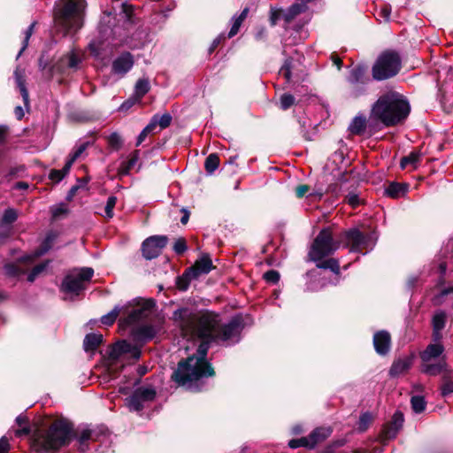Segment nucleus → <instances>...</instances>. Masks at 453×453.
Returning <instances> with one entry per match:
<instances>
[{
	"instance_id": "1",
	"label": "nucleus",
	"mask_w": 453,
	"mask_h": 453,
	"mask_svg": "<svg viewBox=\"0 0 453 453\" xmlns=\"http://www.w3.org/2000/svg\"><path fill=\"white\" fill-rule=\"evenodd\" d=\"M173 319L184 338L202 340L196 354L179 362L172 374V380L179 386L191 388L200 379L215 373L206 360L210 342H237L243 329V320L241 316H234L223 324L217 313L206 311L197 314L188 308L178 309Z\"/></svg>"
},
{
	"instance_id": "2",
	"label": "nucleus",
	"mask_w": 453,
	"mask_h": 453,
	"mask_svg": "<svg viewBox=\"0 0 453 453\" xmlns=\"http://www.w3.org/2000/svg\"><path fill=\"white\" fill-rule=\"evenodd\" d=\"M410 113V104L398 92L388 91L382 94L373 104L370 120L383 126L394 127L404 120Z\"/></svg>"
},
{
	"instance_id": "3",
	"label": "nucleus",
	"mask_w": 453,
	"mask_h": 453,
	"mask_svg": "<svg viewBox=\"0 0 453 453\" xmlns=\"http://www.w3.org/2000/svg\"><path fill=\"white\" fill-rule=\"evenodd\" d=\"M86 0H58L54 11L56 29L64 35L83 26Z\"/></svg>"
},
{
	"instance_id": "4",
	"label": "nucleus",
	"mask_w": 453,
	"mask_h": 453,
	"mask_svg": "<svg viewBox=\"0 0 453 453\" xmlns=\"http://www.w3.org/2000/svg\"><path fill=\"white\" fill-rule=\"evenodd\" d=\"M72 426L65 420H57L48 430L38 434L34 440V448L38 452L58 451L69 444L72 438Z\"/></svg>"
},
{
	"instance_id": "5",
	"label": "nucleus",
	"mask_w": 453,
	"mask_h": 453,
	"mask_svg": "<svg viewBox=\"0 0 453 453\" xmlns=\"http://www.w3.org/2000/svg\"><path fill=\"white\" fill-rule=\"evenodd\" d=\"M402 66V58L395 50L383 51L375 61L372 69V78L383 81L396 75Z\"/></svg>"
},
{
	"instance_id": "6",
	"label": "nucleus",
	"mask_w": 453,
	"mask_h": 453,
	"mask_svg": "<svg viewBox=\"0 0 453 453\" xmlns=\"http://www.w3.org/2000/svg\"><path fill=\"white\" fill-rule=\"evenodd\" d=\"M340 242L334 241L330 228L322 229L314 239L308 256L311 261H320L339 249Z\"/></svg>"
},
{
	"instance_id": "7",
	"label": "nucleus",
	"mask_w": 453,
	"mask_h": 453,
	"mask_svg": "<svg viewBox=\"0 0 453 453\" xmlns=\"http://www.w3.org/2000/svg\"><path fill=\"white\" fill-rule=\"evenodd\" d=\"M93 274L94 270L90 267L73 270L65 277L61 285V290L67 294L79 296L86 288Z\"/></svg>"
},
{
	"instance_id": "8",
	"label": "nucleus",
	"mask_w": 453,
	"mask_h": 453,
	"mask_svg": "<svg viewBox=\"0 0 453 453\" xmlns=\"http://www.w3.org/2000/svg\"><path fill=\"white\" fill-rule=\"evenodd\" d=\"M342 240L346 242V246L350 248V251L362 252L365 250H371L373 242L370 234H365L357 229H350L342 234Z\"/></svg>"
},
{
	"instance_id": "9",
	"label": "nucleus",
	"mask_w": 453,
	"mask_h": 453,
	"mask_svg": "<svg viewBox=\"0 0 453 453\" xmlns=\"http://www.w3.org/2000/svg\"><path fill=\"white\" fill-rule=\"evenodd\" d=\"M109 357L111 360H121L123 362L131 360L132 362L137 361L141 357V350L139 348L132 345L127 341L116 342L109 352Z\"/></svg>"
},
{
	"instance_id": "10",
	"label": "nucleus",
	"mask_w": 453,
	"mask_h": 453,
	"mask_svg": "<svg viewBox=\"0 0 453 453\" xmlns=\"http://www.w3.org/2000/svg\"><path fill=\"white\" fill-rule=\"evenodd\" d=\"M332 433L328 427L316 428L308 437H302L300 439H293L288 442L291 449L299 447H305L309 449L314 448L319 442L326 439Z\"/></svg>"
},
{
	"instance_id": "11",
	"label": "nucleus",
	"mask_w": 453,
	"mask_h": 453,
	"mask_svg": "<svg viewBox=\"0 0 453 453\" xmlns=\"http://www.w3.org/2000/svg\"><path fill=\"white\" fill-rule=\"evenodd\" d=\"M156 391L151 388H138L127 399V404L131 411H141L144 405L154 400Z\"/></svg>"
},
{
	"instance_id": "12",
	"label": "nucleus",
	"mask_w": 453,
	"mask_h": 453,
	"mask_svg": "<svg viewBox=\"0 0 453 453\" xmlns=\"http://www.w3.org/2000/svg\"><path fill=\"white\" fill-rule=\"evenodd\" d=\"M155 303L152 300L142 301L127 316L120 320L122 326H130L147 319L152 311Z\"/></svg>"
},
{
	"instance_id": "13",
	"label": "nucleus",
	"mask_w": 453,
	"mask_h": 453,
	"mask_svg": "<svg viewBox=\"0 0 453 453\" xmlns=\"http://www.w3.org/2000/svg\"><path fill=\"white\" fill-rule=\"evenodd\" d=\"M167 237L164 235H155L147 238L142 246L143 257L146 259L157 257L167 244Z\"/></svg>"
},
{
	"instance_id": "14",
	"label": "nucleus",
	"mask_w": 453,
	"mask_h": 453,
	"mask_svg": "<svg viewBox=\"0 0 453 453\" xmlns=\"http://www.w3.org/2000/svg\"><path fill=\"white\" fill-rule=\"evenodd\" d=\"M367 79L365 77V69L362 66H357L353 68L348 77V81L353 86L350 95L357 98L365 93V89L364 87H359V84H365Z\"/></svg>"
},
{
	"instance_id": "15",
	"label": "nucleus",
	"mask_w": 453,
	"mask_h": 453,
	"mask_svg": "<svg viewBox=\"0 0 453 453\" xmlns=\"http://www.w3.org/2000/svg\"><path fill=\"white\" fill-rule=\"evenodd\" d=\"M212 262L209 256H203L193 266L185 272V278L196 279L202 274L209 273L212 269Z\"/></svg>"
},
{
	"instance_id": "16",
	"label": "nucleus",
	"mask_w": 453,
	"mask_h": 453,
	"mask_svg": "<svg viewBox=\"0 0 453 453\" xmlns=\"http://www.w3.org/2000/svg\"><path fill=\"white\" fill-rule=\"evenodd\" d=\"M373 345L378 354H388L391 345V336L389 333L385 330L375 333L373 335Z\"/></svg>"
},
{
	"instance_id": "17",
	"label": "nucleus",
	"mask_w": 453,
	"mask_h": 453,
	"mask_svg": "<svg viewBox=\"0 0 453 453\" xmlns=\"http://www.w3.org/2000/svg\"><path fill=\"white\" fill-rule=\"evenodd\" d=\"M134 65V58L129 52H125L118 57L112 63L114 73L125 74Z\"/></svg>"
},
{
	"instance_id": "18",
	"label": "nucleus",
	"mask_w": 453,
	"mask_h": 453,
	"mask_svg": "<svg viewBox=\"0 0 453 453\" xmlns=\"http://www.w3.org/2000/svg\"><path fill=\"white\" fill-rule=\"evenodd\" d=\"M444 351V347L441 343H431L421 352L420 358L423 363H428L432 359L440 357Z\"/></svg>"
},
{
	"instance_id": "19",
	"label": "nucleus",
	"mask_w": 453,
	"mask_h": 453,
	"mask_svg": "<svg viewBox=\"0 0 453 453\" xmlns=\"http://www.w3.org/2000/svg\"><path fill=\"white\" fill-rule=\"evenodd\" d=\"M139 159V150H134L132 152L128 158L123 162H121L119 167L118 168V173L120 176H125L129 174L130 171L135 166Z\"/></svg>"
},
{
	"instance_id": "20",
	"label": "nucleus",
	"mask_w": 453,
	"mask_h": 453,
	"mask_svg": "<svg viewBox=\"0 0 453 453\" xmlns=\"http://www.w3.org/2000/svg\"><path fill=\"white\" fill-rule=\"evenodd\" d=\"M421 371L428 375L435 376L441 372L449 373V371L447 369V364L444 360L437 364L423 363Z\"/></svg>"
},
{
	"instance_id": "21",
	"label": "nucleus",
	"mask_w": 453,
	"mask_h": 453,
	"mask_svg": "<svg viewBox=\"0 0 453 453\" xmlns=\"http://www.w3.org/2000/svg\"><path fill=\"white\" fill-rule=\"evenodd\" d=\"M411 359L410 357L399 358L395 360L389 371L391 376H398L408 371L411 365Z\"/></svg>"
},
{
	"instance_id": "22",
	"label": "nucleus",
	"mask_w": 453,
	"mask_h": 453,
	"mask_svg": "<svg viewBox=\"0 0 453 453\" xmlns=\"http://www.w3.org/2000/svg\"><path fill=\"white\" fill-rule=\"evenodd\" d=\"M171 123L172 116L168 112L164 113L162 116L156 114L151 118L150 121V124H154L153 129L155 130L156 133L168 127L171 125Z\"/></svg>"
},
{
	"instance_id": "23",
	"label": "nucleus",
	"mask_w": 453,
	"mask_h": 453,
	"mask_svg": "<svg viewBox=\"0 0 453 453\" xmlns=\"http://www.w3.org/2000/svg\"><path fill=\"white\" fill-rule=\"evenodd\" d=\"M55 238H56V235L54 234H52V233L48 234V235L46 236L45 240L43 241L41 248L38 250H36L35 252V254L26 257L24 260L25 261L32 260L33 258L38 257L43 255L44 253H46L51 248V244L54 242Z\"/></svg>"
},
{
	"instance_id": "24",
	"label": "nucleus",
	"mask_w": 453,
	"mask_h": 453,
	"mask_svg": "<svg viewBox=\"0 0 453 453\" xmlns=\"http://www.w3.org/2000/svg\"><path fill=\"white\" fill-rule=\"evenodd\" d=\"M366 127V119L364 116H356L351 121L349 131L352 134H362Z\"/></svg>"
},
{
	"instance_id": "25",
	"label": "nucleus",
	"mask_w": 453,
	"mask_h": 453,
	"mask_svg": "<svg viewBox=\"0 0 453 453\" xmlns=\"http://www.w3.org/2000/svg\"><path fill=\"white\" fill-rule=\"evenodd\" d=\"M103 335L100 334H88L86 335L83 346L86 351L95 350L102 342Z\"/></svg>"
},
{
	"instance_id": "26",
	"label": "nucleus",
	"mask_w": 453,
	"mask_h": 453,
	"mask_svg": "<svg viewBox=\"0 0 453 453\" xmlns=\"http://www.w3.org/2000/svg\"><path fill=\"white\" fill-rule=\"evenodd\" d=\"M14 76H15L17 86L19 88L21 96L23 98L24 104H25V105H27L28 101H29V99H28L29 96H28V91L26 88L24 74L19 69H16L14 72Z\"/></svg>"
},
{
	"instance_id": "27",
	"label": "nucleus",
	"mask_w": 453,
	"mask_h": 453,
	"mask_svg": "<svg viewBox=\"0 0 453 453\" xmlns=\"http://www.w3.org/2000/svg\"><path fill=\"white\" fill-rule=\"evenodd\" d=\"M157 334L156 328L151 325H144L139 326L135 332V336L142 341H148L152 339Z\"/></svg>"
},
{
	"instance_id": "28",
	"label": "nucleus",
	"mask_w": 453,
	"mask_h": 453,
	"mask_svg": "<svg viewBox=\"0 0 453 453\" xmlns=\"http://www.w3.org/2000/svg\"><path fill=\"white\" fill-rule=\"evenodd\" d=\"M421 154L418 151H412L408 156L403 157L401 159L400 166L404 169L409 165L412 167V169H416L420 161Z\"/></svg>"
},
{
	"instance_id": "29",
	"label": "nucleus",
	"mask_w": 453,
	"mask_h": 453,
	"mask_svg": "<svg viewBox=\"0 0 453 453\" xmlns=\"http://www.w3.org/2000/svg\"><path fill=\"white\" fill-rule=\"evenodd\" d=\"M150 88V82L147 79H139L134 87V96L135 100L141 99L149 92Z\"/></svg>"
},
{
	"instance_id": "30",
	"label": "nucleus",
	"mask_w": 453,
	"mask_h": 453,
	"mask_svg": "<svg viewBox=\"0 0 453 453\" xmlns=\"http://www.w3.org/2000/svg\"><path fill=\"white\" fill-rule=\"evenodd\" d=\"M248 12H249V9L245 8L242 10V12H241V14L238 17H236V18L234 17L233 19V24H232L231 29L228 33L229 38L234 36L239 32V29H240L243 20L247 18Z\"/></svg>"
},
{
	"instance_id": "31",
	"label": "nucleus",
	"mask_w": 453,
	"mask_h": 453,
	"mask_svg": "<svg viewBox=\"0 0 453 453\" xmlns=\"http://www.w3.org/2000/svg\"><path fill=\"white\" fill-rule=\"evenodd\" d=\"M318 268L329 269L335 274L340 273V265L338 260L334 258L321 259L320 261H315Z\"/></svg>"
},
{
	"instance_id": "32",
	"label": "nucleus",
	"mask_w": 453,
	"mask_h": 453,
	"mask_svg": "<svg viewBox=\"0 0 453 453\" xmlns=\"http://www.w3.org/2000/svg\"><path fill=\"white\" fill-rule=\"evenodd\" d=\"M406 192V187L403 184L392 182L388 185L386 189V193L388 196L396 198L401 196Z\"/></svg>"
},
{
	"instance_id": "33",
	"label": "nucleus",
	"mask_w": 453,
	"mask_h": 453,
	"mask_svg": "<svg viewBox=\"0 0 453 453\" xmlns=\"http://www.w3.org/2000/svg\"><path fill=\"white\" fill-rule=\"evenodd\" d=\"M125 309L126 307L115 306L109 313L101 318V322L104 325L111 326L115 322L120 312Z\"/></svg>"
},
{
	"instance_id": "34",
	"label": "nucleus",
	"mask_w": 453,
	"mask_h": 453,
	"mask_svg": "<svg viewBox=\"0 0 453 453\" xmlns=\"http://www.w3.org/2000/svg\"><path fill=\"white\" fill-rule=\"evenodd\" d=\"M219 165V157L217 154H210L204 162V168L206 172L211 174Z\"/></svg>"
},
{
	"instance_id": "35",
	"label": "nucleus",
	"mask_w": 453,
	"mask_h": 453,
	"mask_svg": "<svg viewBox=\"0 0 453 453\" xmlns=\"http://www.w3.org/2000/svg\"><path fill=\"white\" fill-rule=\"evenodd\" d=\"M447 316L442 311H439L434 313L432 319L433 329L442 330L446 325Z\"/></svg>"
},
{
	"instance_id": "36",
	"label": "nucleus",
	"mask_w": 453,
	"mask_h": 453,
	"mask_svg": "<svg viewBox=\"0 0 453 453\" xmlns=\"http://www.w3.org/2000/svg\"><path fill=\"white\" fill-rule=\"evenodd\" d=\"M411 404L415 413H421L426 409V402L421 395H413L411 399Z\"/></svg>"
},
{
	"instance_id": "37",
	"label": "nucleus",
	"mask_w": 453,
	"mask_h": 453,
	"mask_svg": "<svg viewBox=\"0 0 453 453\" xmlns=\"http://www.w3.org/2000/svg\"><path fill=\"white\" fill-rule=\"evenodd\" d=\"M450 372H449V373L443 374V378H442L443 382L441 387V395L443 396H446V395L453 393V381L450 380Z\"/></svg>"
},
{
	"instance_id": "38",
	"label": "nucleus",
	"mask_w": 453,
	"mask_h": 453,
	"mask_svg": "<svg viewBox=\"0 0 453 453\" xmlns=\"http://www.w3.org/2000/svg\"><path fill=\"white\" fill-rule=\"evenodd\" d=\"M310 190H311L310 186H308V185H299L296 188V196L298 198H302V197H303L305 196H307L309 197L315 196V197H317L319 199L321 198L322 194L309 193Z\"/></svg>"
},
{
	"instance_id": "39",
	"label": "nucleus",
	"mask_w": 453,
	"mask_h": 453,
	"mask_svg": "<svg viewBox=\"0 0 453 453\" xmlns=\"http://www.w3.org/2000/svg\"><path fill=\"white\" fill-rule=\"evenodd\" d=\"M399 430L400 429H398L395 426H393V425L389 423L383 427L381 433V439L383 441L393 439L396 436Z\"/></svg>"
},
{
	"instance_id": "40",
	"label": "nucleus",
	"mask_w": 453,
	"mask_h": 453,
	"mask_svg": "<svg viewBox=\"0 0 453 453\" xmlns=\"http://www.w3.org/2000/svg\"><path fill=\"white\" fill-rule=\"evenodd\" d=\"M48 265L49 261H46L35 265L31 271V273L28 274L27 280L33 282L40 273L46 270Z\"/></svg>"
},
{
	"instance_id": "41",
	"label": "nucleus",
	"mask_w": 453,
	"mask_h": 453,
	"mask_svg": "<svg viewBox=\"0 0 453 453\" xmlns=\"http://www.w3.org/2000/svg\"><path fill=\"white\" fill-rule=\"evenodd\" d=\"M295 102H296V99H295L294 96H292L291 94H288V93L283 94L280 99V108L282 110H288L295 104Z\"/></svg>"
},
{
	"instance_id": "42",
	"label": "nucleus",
	"mask_w": 453,
	"mask_h": 453,
	"mask_svg": "<svg viewBox=\"0 0 453 453\" xmlns=\"http://www.w3.org/2000/svg\"><path fill=\"white\" fill-rule=\"evenodd\" d=\"M17 218H18L17 211L10 208V209L5 210V211L4 212L2 221H3V223H5V224H11V223L14 222L17 219Z\"/></svg>"
},
{
	"instance_id": "43",
	"label": "nucleus",
	"mask_w": 453,
	"mask_h": 453,
	"mask_svg": "<svg viewBox=\"0 0 453 453\" xmlns=\"http://www.w3.org/2000/svg\"><path fill=\"white\" fill-rule=\"evenodd\" d=\"M154 124H148L143 130L140 133L137 138L136 146H139L142 144V142L146 139V137L150 134H156L155 130L153 129Z\"/></svg>"
},
{
	"instance_id": "44",
	"label": "nucleus",
	"mask_w": 453,
	"mask_h": 453,
	"mask_svg": "<svg viewBox=\"0 0 453 453\" xmlns=\"http://www.w3.org/2000/svg\"><path fill=\"white\" fill-rule=\"evenodd\" d=\"M372 420V417L370 413H364L361 415L358 422V429L362 432L365 431Z\"/></svg>"
},
{
	"instance_id": "45",
	"label": "nucleus",
	"mask_w": 453,
	"mask_h": 453,
	"mask_svg": "<svg viewBox=\"0 0 453 453\" xmlns=\"http://www.w3.org/2000/svg\"><path fill=\"white\" fill-rule=\"evenodd\" d=\"M108 143L111 148L119 150L122 146V139L119 134L112 133L108 136Z\"/></svg>"
},
{
	"instance_id": "46",
	"label": "nucleus",
	"mask_w": 453,
	"mask_h": 453,
	"mask_svg": "<svg viewBox=\"0 0 453 453\" xmlns=\"http://www.w3.org/2000/svg\"><path fill=\"white\" fill-rule=\"evenodd\" d=\"M280 75L284 77L287 81H289L291 79V59H286L284 65L280 70Z\"/></svg>"
},
{
	"instance_id": "47",
	"label": "nucleus",
	"mask_w": 453,
	"mask_h": 453,
	"mask_svg": "<svg viewBox=\"0 0 453 453\" xmlns=\"http://www.w3.org/2000/svg\"><path fill=\"white\" fill-rule=\"evenodd\" d=\"M117 198L113 196L108 197L107 203L105 205V215L107 218L111 219L113 217V209L116 205Z\"/></svg>"
},
{
	"instance_id": "48",
	"label": "nucleus",
	"mask_w": 453,
	"mask_h": 453,
	"mask_svg": "<svg viewBox=\"0 0 453 453\" xmlns=\"http://www.w3.org/2000/svg\"><path fill=\"white\" fill-rule=\"evenodd\" d=\"M78 439L81 444H83L90 440H96L95 432L90 429H84L80 433Z\"/></svg>"
},
{
	"instance_id": "49",
	"label": "nucleus",
	"mask_w": 453,
	"mask_h": 453,
	"mask_svg": "<svg viewBox=\"0 0 453 453\" xmlns=\"http://www.w3.org/2000/svg\"><path fill=\"white\" fill-rule=\"evenodd\" d=\"M264 279L269 283L275 284L280 280V273L275 270H269L265 273Z\"/></svg>"
},
{
	"instance_id": "50",
	"label": "nucleus",
	"mask_w": 453,
	"mask_h": 453,
	"mask_svg": "<svg viewBox=\"0 0 453 453\" xmlns=\"http://www.w3.org/2000/svg\"><path fill=\"white\" fill-rule=\"evenodd\" d=\"M81 62V58L78 54H76L74 51H72L70 54L67 55V65L71 68H75L78 66V65Z\"/></svg>"
},
{
	"instance_id": "51",
	"label": "nucleus",
	"mask_w": 453,
	"mask_h": 453,
	"mask_svg": "<svg viewBox=\"0 0 453 453\" xmlns=\"http://www.w3.org/2000/svg\"><path fill=\"white\" fill-rule=\"evenodd\" d=\"M173 250L179 255L183 254L187 250V244L185 239L179 238L178 240H176L173 246Z\"/></svg>"
},
{
	"instance_id": "52",
	"label": "nucleus",
	"mask_w": 453,
	"mask_h": 453,
	"mask_svg": "<svg viewBox=\"0 0 453 453\" xmlns=\"http://www.w3.org/2000/svg\"><path fill=\"white\" fill-rule=\"evenodd\" d=\"M4 271H5V273L10 275V276L19 275L22 273L20 271V269L19 268V266L14 265V264H8V265H6L4 266Z\"/></svg>"
},
{
	"instance_id": "53",
	"label": "nucleus",
	"mask_w": 453,
	"mask_h": 453,
	"mask_svg": "<svg viewBox=\"0 0 453 453\" xmlns=\"http://www.w3.org/2000/svg\"><path fill=\"white\" fill-rule=\"evenodd\" d=\"M35 26V23H32L28 28L26 30L25 32V39H24V45L22 47V49L20 50L19 53V56L23 52V50L27 47V44H28V41L33 34V31H34V27Z\"/></svg>"
},
{
	"instance_id": "54",
	"label": "nucleus",
	"mask_w": 453,
	"mask_h": 453,
	"mask_svg": "<svg viewBox=\"0 0 453 453\" xmlns=\"http://www.w3.org/2000/svg\"><path fill=\"white\" fill-rule=\"evenodd\" d=\"M393 426L401 429L403 423V415L401 412H395L392 418V421L390 422Z\"/></svg>"
},
{
	"instance_id": "55",
	"label": "nucleus",
	"mask_w": 453,
	"mask_h": 453,
	"mask_svg": "<svg viewBox=\"0 0 453 453\" xmlns=\"http://www.w3.org/2000/svg\"><path fill=\"white\" fill-rule=\"evenodd\" d=\"M192 280L193 279L185 278V273H184L183 275L181 277L178 278V280H177V285H178L179 289L186 290Z\"/></svg>"
},
{
	"instance_id": "56",
	"label": "nucleus",
	"mask_w": 453,
	"mask_h": 453,
	"mask_svg": "<svg viewBox=\"0 0 453 453\" xmlns=\"http://www.w3.org/2000/svg\"><path fill=\"white\" fill-rule=\"evenodd\" d=\"M88 145V142L81 144L71 156L72 161H75L86 150Z\"/></svg>"
},
{
	"instance_id": "57",
	"label": "nucleus",
	"mask_w": 453,
	"mask_h": 453,
	"mask_svg": "<svg viewBox=\"0 0 453 453\" xmlns=\"http://www.w3.org/2000/svg\"><path fill=\"white\" fill-rule=\"evenodd\" d=\"M346 200H347L348 203L354 208L357 207L360 203L359 197L357 194H349L346 196Z\"/></svg>"
},
{
	"instance_id": "58",
	"label": "nucleus",
	"mask_w": 453,
	"mask_h": 453,
	"mask_svg": "<svg viewBox=\"0 0 453 453\" xmlns=\"http://www.w3.org/2000/svg\"><path fill=\"white\" fill-rule=\"evenodd\" d=\"M65 177V173L60 170H52L50 173V178L54 181H60Z\"/></svg>"
},
{
	"instance_id": "59",
	"label": "nucleus",
	"mask_w": 453,
	"mask_h": 453,
	"mask_svg": "<svg viewBox=\"0 0 453 453\" xmlns=\"http://www.w3.org/2000/svg\"><path fill=\"white\" fill-rule=\"evenodd\" d=\"M391 9L388 5H384L380 8V11L379 12V15L380 18H382L385 21H388L390 17Z\"/></svg>"
},
{
	"instance_id": "60",
	"label": "nucleus",
	"mask_w": 453,
	"mask_h": 453,
	"mask_svg": "<svg viewBox=\"0 0 453 453\" xmlns=\"http://www.w3.org/2000/svg\"><path fill=\"white\" fill-rule=\"evenodd\" d=\"M9 441L5 437L0 439V453H8L9 451Z\"/></svg>"
},
{
	"instance_id": "61",
	"label": "nucleus",
	"mask_w": 453,
	"mask_h": 453,
	"mask_svg": "<svg viewBox=\"0 0 453 453\" xmlns=\"http://www.w3.org/2000/svg\"><path fill=\"white\" fill-rule=\"evenodd\" d=\"M432 337H433V341L434 342V343H440V342H441V340L442 338L441 330H440V329H433Z\"/></svg>"
},
{
	"instance_id": "62",
	"label": "nucleus",
	"mask_w": 453,
	"mask_h": 453,
	"mask_svg": "<svg viewBox=\"0 0 453 453\" xmlns=\"http://www.w3.org/2000/svg\"><path fill=\"white\" fill-rule=\"evenodd\" d=\"M138 101L135 100V97L133 96L130 99H128L127 101L124 102L122 104H121V107L120 109H128L130 108L131 106H133L135 103H137Z\"/></svg>"
},
{
	"instance_id": "63",
	"label": "nucleus",
	"mask_w": 453,
	"mask_h": 453,
	"mask_svg": "<svg viewBox=\"0 0 453 453\" xmlns=\"http://www.w3.org/2000/svg\"><path fill=\"white\" fill-rule=\"evenodd\" d=\"M331 59L333 63L338 67V69H341L342 65V59L336 54H333L331 56Z\"/></svg>"
},
{
	"instance_id": "64",
	"label": "nucleus",
	"mask_w": 453,
	"mask_h": 453,
	"mask_svg": "<svg viewBox=\"0 0 453 453\" xmlns=\"http://www.w3.org/2000/svg\"><path fill=\"white\" fill-rule=\"evenodd\" d=\"M63 213H65V209L63 207H58V208L54 209L52 211L54 218H57Z\"/></svg>"
}]
</instances>
